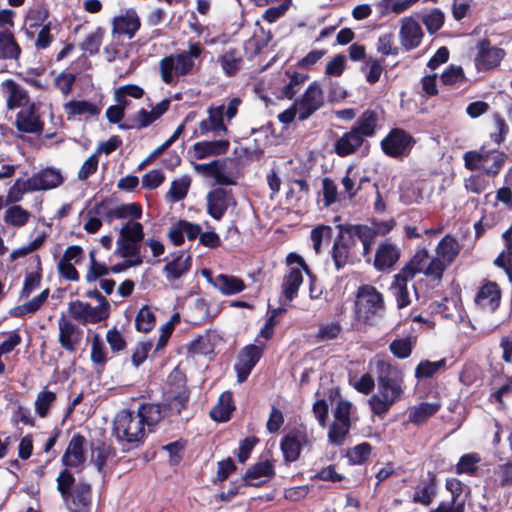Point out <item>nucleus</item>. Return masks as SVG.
Returning a JSON list of instances; mask_svg holds the SVG:
<instances>
[{
    "label": "nucleus",
    "instance_id": "19",
    "mask_svg": "<svg viewBox=\"0 0 512 512\" xmlns=\"http://www.w3.org/2000/svg\"><path fill=\"white\" fill-rule=\"evenodd\" d=\"M424 32L422 27L412 16L404 17L401 20L399 39L404 51H411L418 48L423 40Z\"/></svg>",
    "mask_w": 512,
    "mask_h": 512
},
{
    "label": "nucleus",
    "instance_id": "53",
    "mask_svg": "<svg viewBox=\"0 0 512 512\" xmlns=\"http://www.w3.org/2000/svg\"><path fill=\"white\" fill-rule=\"evenodd\" d=\"M119 237L141 243L144 238L142 224L130 219L121 227Z\"/></svg>",
    "mask_w": 512,
    "mask_h": 512
},
{
    "label": "nucleus",
    "instance_id": "63",
    "mask_svg": "<svg viewBox=\"0 0 512 512\" xmlns=\"http://www.w3.org/2000/svg\"><path fill=\"white\" fill-rule=\"evenodd\" d=\"M89 257L90 266L85 277L87 282H94L100 277L109 274V268L104 263H100L95 259L94 251L90 252Z\"/></svg>",
    "mask_w": 512,
    "mask_h": 512
},
{
    "label": "nucleus",
    "instance_id": "48",
    "mask_svg": "<svg viewBox=\"0 0 512 512\" xmlns=\"http://www.w3.org/2000/svg\"><path fill=\"white\" fill-rule=\"evenodd\" d=\"M115 252L122 258L137 259L140 257V242L128 240L127 238L118 237L116 241Z\"/></svg>",
    "mask_w": 512,
    "mask_h": 512
},
{
    "label": "nucleus",
    "instance_id": "52",
    "mask_svg": "<svg viewBox=\"0 0 512 512\" xmlns=\"http://www.w3.org/2000/svg\"><path fill=\"white\" fill-rule=\"evenodd\" d=\"M481 458L477 453L464 454L456 465L457 474L473 475L478 468Z\"/></svg>",
    "mask_w": 512,
    "mask_h": 512
},
{
    "label": "nucleus",
    "instance_id": "18",
    "mask_svg": "<svg viewBox=\"0 0 512 512\" xmlns=\"http://www.w3.org/2000/svg\"><path fill=\"white\" fill-rule=\"evenodd\" d=\"M87 441L84 436L75 434L69 441L62 456V463L65 467L81 471L86 462Z\"/></svg>",
    "mask_w": 512,
    "mask_h": 512
},
{
    "label": "nucleus",
    "instance_id": "20",
    "mask_svg": "<svg viewBox=\"0 0 512 512\" xmlns=\"http://www.w3.org/2000/svg\"><path fill=\"white\" fill-rule=\"evenodd\" d=\"M58 329L61 347L68 352H75L82 341L83 331L64 315L58 319Z\"/></svg>",
    "mask_w": 512,
    "mask_h": 512
},
{
    "label": "nucleus",
    "instance_id": "44",
    "mask_svg": "<svg viewBox=\"0 0 512 512\" xmlns=\"http://www.w3.org/2000/svg\"><path fill=\"white\" fill-rule=\"evenodd\" d=\"M57 396L53 391L49 390H41L35 399L34 407L35 412L37 415L41 418H45L49 414L50 407L54 404L56 401Z\"/></svg>",
    "mask_w": 512,
    "mask_h": 512
},
{
    "label": "nucleus",
    "instance_id": "54",
    "mask_svg": "<svg viewBox=\"0 0 512 512\" xmlns=\"http://www.w3.org/2000/svg\"><path fill=\"white\" fill-rule=\"evenodd\" d=\"M413 344L411 337L399 338L390 343L389 349L395 357L405 359L411 355Z\"/></svg>",
    "mask_w": 512,
    "mask_h": 512
},
{
    "label": "nucleus",
    "instance_id": "9",
    "mask_svg": "<svg viewBox=\"0 0 512 512\" xmlns=\"http://www.w3.org/2000/svg\"><path fill=\"white\" fill-rule=\"evenodd\" d=\"M351 225H339V233L332 247V259L337 270L344 268L350 261L354 252V240Z\"/></svg>",
    "mask_w": 512,
    "mask_h": 512
},
{
    "label": "nucleus",
    "instance_id": "35",
    "mask_svg": "<svg viewBox=\"0 0 512 512\" xmlns=\"http://www.w3.org/2000/svg\"><path fill=\"white\" fill-rule=\"evenodd\" d=\"M233 397L230 392H224L220 395L217 404L210 411V416L218 422H225L230 419L234 410Z\"/></svg>",
    "mask_w": 512,
    "mask_h": 512
},
{
    "label": "nucleus",
    "instance_id": "15",
    "mask_svg": "<svg viewBox=\"0 0 512 512\" xmlns=\"http://www.w3.org/2000/svg\"><path fill=\"white\" fill-rule=\"evenodd\" d=\"M206 204L207 214L214 220L219 221L225 215L230 206L236 205V201L231 190L219 187L211 190L207 194Z\"/></svg>",
    "mask_w": 512,
    "mask_h": 512
},
{
    "label": "nucleus",
    "instance_id": "49",
    "mask_svg": "<svg viewBox=\"0 0 512 512\" xmlns=\"http://www.w3.org/2000/svg\"><path fill=\"white\" fill-rule=\"evenodd\" d=\"M281 450L286 461L298 459L301 450L300 440L296 435H288L281 442Z\"/></svg>",
    "mask_w": 512,
    "mask_h": 512
},
{
    "label": "nucleus",
    "instance_id": "23",
    "mask_svg": "<svg viewBox=\"0 0 512 512\" xmlns=\"http://www.w3.org/2000/svg\"><path fill=\"white\" fill-rule=\"evenodd\" d=\"M141 27V21L135 10H127L125 14L113 18L112 33L133 38Z\"/></svg>",
    "mask_w": 512,
    "mask_h": 512
},
{
    "label": "nucleus",
    "instance_id": "1",
    "mask_svg": "<svg viewBox=\"0 0 512 512\" xmlns=\"http://www.w3.org/2000/svg\"><path fill=\"white\" fill-rule=\"evenodd\" d=\"M162 417L159 404H142L137 411L121 410L114 418L113 434L119 442L138 445Z\"/></svg>",
    "mask_w": 512,
    "mask_h": 512
},
{
    "label": "nucleus",
    "instance_id": "28",
    "mask_svg": "<svg viewBox=\"0 0 512 512\" xmlns=\"http://www.w3.org/2000/svg\"><path fill=\"white\" fill-rule=\"evenodd\" d=\"M191 265V256L184 252H179L163 267V274L168 281H175L187 274Z\"/></svg>",
    "mask_w": 512,
    "mask_h": 512
},
{
    "label": "nucleus",
    "instance_id": "13",
    "mask_svg": "<svg viewBox=\"0 0 512 512\" xmlns=\"http://www.w3.org/2000/svg\"><path fill=\"white\" fill-rule=\"evenodd\" d=\"M415 144L413 137L406 130H390L381 141L383 152L394 158L407 155Z\"/></svg>",
    "mask_w": 512,
    "mask_h": 512
},
{
    "label": "nucleus",
    "instance_id": "62",
    "mask_svg": "<svg viewBox=\"0 0 512 512\" xmlns=\"http://www.w3.org/2000/svg\"><path fill=\"white\" fill-rule=\"evenodd\" d=\"M342 331V327L339 322L332 321L324 323L319 326L318 332L315 338L318 341H329L336 339Z\"/></svg>",
    "mask_w": 512,
    "mask_h": 512
},
{
    "label": "nucleus",
    "instance_id": "4",
    "mask_svg": "<svg viewBox=\"0 0 512 512\" xmlns=\"http://www.w3.org/2000/svg\"><path fill=\"white\" fill-rule=\"evenodd\" d=\"M57 488L69 512H90L92 507L91 486L85 482H75L74 476L63 470L57 477Z\"/></svg>",
    "mask_w": 512,
    "mask_h": 512
},
{
    "label": "nucleus",
    "instance_id": "31",
    "mask_svg": "<svg viewBox=\"0 0 512 512\" xmlns=\"http://www.w3.org/2000/svg\"><path fill=\"white\" fill-rule=\"evenodd\" d=\"M3 85L9 93L7 99V107L9 109L23 108L24 105L31 103L28 92L14 80L8 79L3 82Z\"/></svg>",
    "mask_w": 512,
    "mask_h": 512
},
{
    "label": "nucleus",
    "instance_id": "34",
    "mask_svg": "<svg viewBox=\"0 0 512 512\" xmlns=\"http://www.w3.org/2000/svg\"><path fill=\"white\" fill-rule=\"evenodd\" d=\"M217 61L221 65L225 75L232 77L241 69L243 58L236 48H231L220 55Z\"/></svg>",
    "mask_w": 512,
    "mask_h": 512
},
{
    "label": "nucleus",
    "instance_id": "51",
    "mask_svg": "<svg viewBox=\"0 0 512 512\" xmlns=\"http://www.w3.org/2000/svg\"><path fill=\"white\" fill-rule=\"evenodd\" d=\"M66 107L73 115L89 114L95 116L100 113V108L96 104L86 100H71L66 104Z\"/></svg>",
    "mask_w": 512,
    "mask_h": 512
},
{
    "label": "nucleus",
    "instance_id": "57",
    "mask_svg": "<svg viewBox=\"0 0 512 512\" xmlns=\"http://www.w3.org/2000/svg\"><path fill=\"white\" fill-rule=\"evenodd\" d=\"M91 360L96 365H104L107 361V349L99 334H95L91 341Z\"/></svg>",
    "mask_w": 512,
    "mask_h": 512
},
{
    "label": "nucleus",
    "instance_id": "5",
    "mask_svg": "<svg viewBox=\"0 0 512 512\" xmlns=\"http://www.w3.org/2000/svg\"><path fill=\"white\" fill-rule=\"evenodd\" d=\"M204 47L199 41H188V50H182L175 55L165 56L159 63L161 78L166 84L174 81L177 76H187L193 72L194 60L201 57Z\"/></svg>",
    "mask_w": 512,
    "mask_h": 512
},
{
    "label": "nucleus",
    "instance_id": "14",
    "mask_svg": "<svg viewBox=\"0 0 512 512\" xmlns=\"http://www.w3.org/2000/svg\"><path fill=\"white\" fill-rule=\"evenodd\" d=\"M170 388L167 391L168 408L180 414L189 402V391L185 385V379L179 372L172 373L169 376Z\"/></svg>",
    "mask_w": 512,
    "mask_h": 512
},
{
    "label": "nucleus",
    "instance_id": "12",
    "mask_svg": "<svg viewBox=\"0 0 512 512\" xmlns=\"http://www.w3.org/2000/svg\"><path fill=\"white\" fill-rule=\"evenodd\" d=\"M70 317L82 325L96 324L109 317L105 307L92 306L87 302L75 300L69 303Z\"/></svg>",
    "mask_w": 512,
    "mask_h": 512
},
{
    "label": "nucleus",
    "instance_id": "21",
    "mask_svg": "<svg viewBox=\"0 0 512 512\" xmlns=\"http://www.w3.org/2000/svg\"><path fill=\"white\" fill-rule=\"evenodd\" d=\"M63 182L61 172L54 168H46L25 180V189L40 191L58 187Z\"/></svg>",
    "mask_w": 512,
    "mask_h": 512
},
{
    "label": "nucleus",
    "instance_id": "10",
    "mask_svg": "<svg viewBox=\"0 0 512 512\" xmlns=\"http://www.w3.org/2000/svg\"><path fill=\"white\" fill-rule=\"evenodd\" d=\"M94 214L100 215L102 219L111 223L113 219L138 220L142 216V209L136 203L111 206L107 200H103L94 205Z\"/></svg>",
    "mask_w": 512,
    "mask_h": 512
},
{
    "label": "nucleus",
    "instance_id": "2",
    "mask_svg": "<svg viewBox=\"0 0 512 512\" xmlns=\"http://www.w3.org/2000/svg\"><path fill=\"white\" fill-rule=\"evenodd\" d=\"M377 393L368 400L371 411L378 416L385 415L400 401L404 394V375L402 370L389 361H376Z\"/></svg>",
    "mask_w": 512,
    "mask_h": 512
},
{
    "label": "nucleus",
    "instance_id": "30",
    "mask_svg": "<svg viewBox=\"0 0 512 512\" xmlns=\"http://www.w3.org/2000/svg\"><path fill=\"white\" fill-rule=\"evenodd\" d=\"M22 48L9 29L0 31V60H18Z\"/></svg>",
    "mask_w": 512,
    "mask_h": 512
},
{
    "label": "nucleus",
    "instance_id": "36",
    "mask_svg": "<svg viewBox=\"0 0 512 512\" xmlns=\"http://www.w3.org/2000/svg\"><path fill=\"white\" fill-rule=\"evenodd\" d=\"M217 334L215 332H205L195 338L189 345V351L197 355H210L214 352Z\"/></svg>",
    "mask_w": 512,
    "mask_h": 512
},
{
    "label": "nucleus",
    "instance_id": "39",
    "mask_svg": "<svg viewBox=\"0 0 512 512\" xmlns=\"http://www.w3.org/2000/svg\"><path fill=\"white\" fill-rule=\"evenodd\" d=\"M274 474L273 465L269 461H263L256 463L253 467L247 470L245 474V481L248 485L251 486H260L263 481H257L254 482L253 480L259 479V478H271Z\"/></svg>",
    "mask_w": 512,
    "mask_h": 512
},
{
    "label": "nucleus",
    "instance_id": "24",
    "mask_svg": "<svg viewBox=\"0 0 512 512\" xmlns=\"http://www.w3.org/2000/svg\"><path fill=\"white\" fill-rule=\"evenodd\" d=\"M375 130H350L335 143V152L339 156H346L355 152L361 146L364 136H373Z\"/></svg>",
    "mask_w": 512,
    "mask_h": 512
},
{
    "label": "nucleus",
    "instance_id": "50",
    "mask_svg": "<svg viewBox=\"0 0 512 512\" xmlns=\"http://www.w3.org/2000/svg\"><path fill=\"white\" fill-rule=\"evenodd\" d=\"M76 79L75 73L64 70L55 77L53 84L64 97H67L72 93Z\"/></svg>",
    "mask_w": 512,
    "mask_h": 512
},
{
    "label": "nucleus",
    "instance_id": "47",
    "mask_svg": "<svg viewBox=\"0 0 512 512\" xmlns=\"http://www.w3.org/2000/svg\"><path fill=\"white\" fill-rule=\"evenodd\" d=\"M421 21L426 27L427 32L430 35H433L444 25L445 16L440 9L434 8L429 13L424 14L421 17Z\"/></svg>",
    "mask_w": 512,
    "mask_h": 512
},
{
    "label": "nucleus",
    "instance_id": "7",
    "mask_svg": "<svg viewBox=\"0 0 512 512\" xmlns=\"http://www.w3.org/2000/svg\"><path fill=\"white\" fill-rule=\"evenodd\" d=\"M465 167L469 170H483L489 175H497L506 161V154L498 150H486L484 147L477 151L464 154Z\"/></svg>",
    "mask_w": 512,
    "mask_h": 512
},
{
    "label": "nucleus",
    "instance_id": "27",
    "mask_svg": "<svg viewBox=\"0 0 512 512\" xmlns=\"http://www.w3.org/2000/svg\"><path fill=\"white\" fill-rule=\"evenodd\" d=\"M40 103L31 102L24 105L17 113L16 128H44V121L40 114Z\"/></svg>",
    "mask_w": 512,
    "mask_h": 512
},
{
    "label": "nucleus",
    "instance_id": "33",
    "mask_svg": "<svg viewBox=\"0 0 512 512\" xmlns=\"http://www.w3.org/2000/svg\"><path fill=\"white\" fill-rule=\"evenodd\" d=\"M303 283V275L300 268H290L283 277L282 294L288 302H291L298 294L299 287Z\"/></svg>",
    "mask_w": 512,
    "mask_h": 512
},
{
    "label": "nucleus",
    "instance_id": "55",
    "mask_svg": "<svg viewBox=\"0 0 512 512\" xmlns=\"http://www.w3.org/2000/svg\"><path fill=\"white\" fill-rule=\"evenodd\" d=\"M350 425L351 423L334 420L328 432V439L330 443L342 445L350 430Z\"/></svg>",
    "mask_w": 512,
    "mask_h": 512
},
{
    "label": "nucleus",
    "instance_id": "8",
    "mask_svg": "<svg viewBox=\"0 0 512 512\" xmlns=\"http://www.w3.org/2000/svg\"><path fill=\"white\" fill-rule=\"evenodd\" d=\"M506 56V51L493 46L487 38L477 43V54L474 58V65L478 72L492 71L498 68Z\"/></svg>",
    "mask_w": 512,
    "mask_h": 512
},
{
    "label": "nucleus",
    "instance_id": "58",
    "mask_svg": "<svg viewBox=\"0 0 512 512\" xmlns=\"http://www.w3.org/2000/svg\"><path fill=\"white\" fill-rule=\"evenodd\" d=\"M332 228L327 225H320L311 231V240L316 254L320 253L323 243L328 244L332 237Z\"/></svg>",
    "mask_w": 512,
    "mask_h": 512
},
{
    "label": "nucleus",
    "instance_id": "29",
    "mask_svg": "<svg viewBox=\"0 0 512 512\" xmlns=\"http://www.w3.org/2000/svg\"><path fill=\"white\" fill-rule=\"evenodd\" d=\"M399 257V248L390 242H385L378 247L375 253L374 267L379 271H385L390 269L399 260Z\"/></svg>",
    "mask_w": 512,
    "mask_h": 512
},
{
    "label": "nucleus",
    "instance_id": "56",
    "mask_svg": "<svg viewBox=\"0 0 512 512\" xmlns=\"http://www.w3.org/2000/svg\"><path fill=\"white\" fill-rule=\"evenodd\" d=\"M136 329L141 332H149L155 325V315L153 311L148 307H142L135 319Z\"/></svg>",
    "mask_w": 512,
    "mask_h": 512
},
{
    "label": "nucleus",
    "instance_id": "42",
    "mask_svg": "<svg viewBox=\"0 0 512 512\" xmlns=\"http://www.w3.org/2000/svg\"><path fill=\"white\" fill-rule=\"evenodd\" d=\"M384 117V110L381 107H374L365 110L358 118L356 124L351 128L371 129L377 128L380 120Z\"/></svg>",
    "mask_w": 512,
    "mask_h": 512
},
{
    "label": "nucleus",
    "instance_id": "37",
    "mask_svg": "<svg viewBox=\"0 0 512 512\" xmlns=\"http://www.w3.org/2000/svg\"><path fill=\"white\" fill-rule=\"evenodd\" d=\"M350 231H352L354 246H356L357 241H360L363 255L367 256L376 237L375 230L366 225H351Z\"/></svg>",
    "mask_w": 512,
    "mask_h": 512
},
{
    "label": "nucleus",
    "instance_id": "61",
    "mask_svg": "<svg viewBox=\"0 0 512 512\" xmlns=\"http://www.w3.org/2000/svg\"><path fill=\"white\" fill-rule=\"evenodd\" d=\"M224 110L225 106L220 105L216 107H210L208 109L210 124L208 125L205 120L201 121L200 128H226L224 123Z\"/></svg>",
    "mask_w": 512,
    "mask_h": 512
},
{
    "label": "nucleus",
    "instance_id": "6",
    "mask_svg": "<svg viewBox=\"0 0 512 512\" xmlns=\"http://www.w3.org/2000/svg\"><path fill=\"white\" fill-rule=\"evenodd\" d=\"M354 310L357 318L366 323L382 317L385 313L383 294L372 285H361L356 293Z\"/></svg>",
    "mask_w": 512,
    "mask_h": 512
},
{
    "label": "nucleus",
    "instance_id": "60",
    "mask_svg": "<svg viewBox=\"0 0 512 512\" xmlns=\"http://www.w3.org/2000/svg\"><path fill=\"white\" fill-rule=\"evenodd\" d=\"M218 162V166L214 168L212 172V176L218 184L221 185H233L236 184L234 176L227 171V164L231 163V161L224 160H216Z\"/></svg>",
    "mask_w": 512,
    "mask_h": 512
},
{
    "label": "nucleus",
    "instance_id": "16",
    "mask_svg": "<svg viewBox=\"0 0 512 512\" xmlns=\"http://www.w3.org/2000/svg\"><path fill=\"white\" fill-rule=\"evenodd\" d=\"M299 111V120L308 119L323 106V91L317 81L309 84L300 99L295 101Z\"/></svg>",
    "mask_w": 512,
    "mask_h": 512
},
{
    "label": "nucleus",
    "instance_id": "43",
    "mask_svg": "<svg viewBox=\"0 0 512 512\" xmlns=\"http://www.w3.org/2000/svg\"><path fill=\"white\" fill-rule=\"evenodd\" d=\"M104 35L105 30L102 27H97L95 31L85 37L80 44V48L91 56L98 54Z\"/></svg>",
    "mask_w": 512,
    "mask_h": 512
},
{
    "label": "nucleus",
    "instance_id": "41",
    "mask_svg": "<svg viewBox=\"0 0 512 512\" xmlns=\"http://www.w3.org/2000/svg\"><path fill=\"white\" fill-rule=\"evenodd\" d=\"M49 15V10L44 5H38L30 9L26 16V20L29 22V29L26 30L27 35L32 38L34 34L32 30L43 27V25L49 22Z\"/></svg>",
    "mask_w": 512,
    "mask_h": 512
},
{
    "label": "nucleus",
    "instance_id": "45",
    "mask_svg": "<svg viewBox=\"0 0 512 512\" xmlns=\"http://www.w3.org/2000/svg\"><path fill=\"white\" fill-rule=\"evenodd\" d=\"M446 368V360L441 359L438 361H421L415 368V377L417 379H426L433 377L440 370Z\"/></svg>",
    "mask_w": 512,
    "mask_h": 512
},
{
    "label": "nucleus",
    "instance_id": "46",
    "mask_svg": "<svg viewBox=\"0 0 512 512\" xmlns=\"http://www.w3.org/2000/svg\"><path fill=\"white\" fill-rule=\"evenodd\" d=\"M30 218V213L19 205H14L8 208L4 215L6 224L14 227H22L27 224Z\"/></svg>",
    "mask_w": 512,
    "mask_h": 512
},
{
    "label": "nucleus",
    "instance_id": "38",
    "mask_svg": "<svg viewBox=\"0 0 512 512\" xmlns=\"http://www.w3.org/2000/svg\"><path fill=\"white\" fill-rule=\"evenodd\" d=\"M439 404L423 402L408 409V421L421 424L439 410Z\"/></svg>",
    "mask_w": 512,
    "mask_h": 512
},
{
    "label": "nucleus",
    "instance_id": "40",
    "mask_svg": "<svg viewBox=\"0 0 512 512\" xmlns=\"http://www.w3.org/2000/svg\"><path fill=\"white\" fill-rule=\"evenodd\" d=\"M191 180L188 176H182L171 183V187L165 195V200L169 203H176L183 200L189 191Z\"/></svg>",
    "mask_w": 512,
    "mask_h": 512
},
{
    "label": "nucleus",
    "instance_id": "59",
    "mask_svg": "<svg viewBox=\"0 0 512 512\" xmlns=\"http://www.w3.org/2000/svg\"><path fill=\"white\" fill-rule=\"evenodd\" d=\"M377 52L386 57L389 55L397 56L399 48L394 44L393 33H385L379 36L376 44Z\"/></svg>",
    "mask_w": 512,
    "mask_h": 512
},
{
    "label": "nucleus",
    "instance_id": "11",
    "mask_svg": "<svg viewBox=\"0 0 512 512\" xmlns=\"http://www.w3.org/2000/svg\"><path fill=\"white\" fill-rule=\"evenodd\" d=\"M416 273H420L418 269L412 266V259L410 262L394 276V281L390 286V291L394 296L397 307L399 309L405 308L411 303V292L408 283L413 280Z\"/></svg>",
    "mask_w": 512,
    "mask_h": 512
},
{
    "label": "nucleus",
    "instance_id": "26",
    "mask_svg": "<svg viewBox=\"0 0 512 512\" xmlns=\"http://www.w3.org/2000/svg\"><path fill=\"white\" fill-rule=\"evenodd\" d=\"M501 300V292L499 286L494 282L484 284L478 291L475 302L485 311L494 312Z\"/></svg>",
    "mask_w": 512,
    "mask_h": 512
},
{
    "label": "nucleus",
    "instance_id": "17",
    "mask_svg": "<svg viewBox=\"0 0 512 512\" xmlns=\"http://www.w3.org/2000/svg\"><path fill=\"white\" fill-rule=\"evenodd\" d=\"M265 345H246L238 354L234 369L239 383L244 382L262 356Z\"/></svg>",
    "mask_w": 512,
    "mask_h": 512
},
{
    "label": "nucleus",
    "instance_id": "32",
    "mask_svg": "<svg viewBox=\"0 0 512 512\" xmlns=\"http://www.w3.org/2000/svg\"><path fill=\"white\" fill-rule=\"evenodd\" d=\"M228 147L229 141L226 139L201 141L194 144V152L198 159H203L212 155L224 154Z\"/></svg>",
    "mask_w": 512,
    "mask_h": 512
},
{
    "label": "nucleus",
    "instance_id": "3",
    "mask_svg": "<svg viewBox=\"0 0 512 512\" xmlns=\"http://www.w3.org/2000/svg\"><path fill=\"white\" fill-rule=\"evenodd\" d=\"M461 250V245L451 235L444 236L435 249V256L430 257L428 251L423 248L412 257V266L425 276L440 280L444 271L450 266Z\"/></svg>",
    "mask_w": 512,
    "mask_h": 512
},
{
    "label": "nucleus",
    "instance_id": "64",
    "mask_svg": "<svg viewBox=\"0 0 512 512\" xmlns=\"http://www.w3.org/2000/svg\"><path fill=\"white\" fill-rule=\"evenodd\" d=\"M371 453V445L367 442L360 443L350 449L347 457L352 464H362Z\"/></svg>",
    "mask_w": 512,
    "mask_h": 512
},
{
    "label": "nucleus",
    "instance_id": "22",
    "mask_svg": "<svg viewBox=\"0 0 512 512\" xmlns=\"http://www.w3.org/2000/svg\"><path fill=\"white\" fill-rule=\"evenodd\" d=\"M202 274L223 295H234L245 289L244 281L236 276L219 274L213 277L208 270H203Z\"/></svg>",
    "mask_w": 512,
    "mask_h": 512
},
{
    "label": "nucleus",
    "instance_id": "25",
    "mask_svg": "<svg viewBox=\"0 0 512 512\" xmlns=\"http://www.w3.org/2000/svg\"><path fill=\"white\" fill-rule=\"evenodd\" d=\"M201 230L202 228L199 224L179 220L169 229L168 237L174 245L180 246L184 243V236H186L189 241L195 240L199 238Z\"/></svg>",
    "mask_w": 512,
    "mask_h": 512
}]
</instances>
